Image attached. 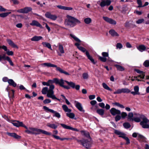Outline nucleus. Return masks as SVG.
<instances>
[{
	"mask_svg": "<svg viewBox=\"0 0 149 149\" xmlns=\"http://www.w3.org/2000/svg\"><path fill=\"white\" fill-rule=\"evenodd\" d=\"M127 116V114L126 112H122L121 113V117L124 119Z\"/></svg>",
	"mask_w": 149,
	"mask_h": 149,
	"instance_id": "nucleus-51",
	"label": "nucleus"
},
{
	"mask_svg": "<svg viewBox=\"0 0 149 149\" xmlns=\"http://www.w3.org/2000/svg\"><path fill=\"white\" fill-rule=\"evenodd\" d=\"M42 39V37L41 36H35L31 39L32 41H38Z\"/></svg>",
	"mask_w": 149,
	"mask_h": 149,
	"instance_id": "nucleus-30",
	"label": "nucleus"
},
{
	"mask_svg": "<svg viewBox=\"0 0 149 149\" xmlns=\"http://www.w3.org/2000/svg\"><path fill=\"white\" fill-rule=\"evenodd\" d=\"M70 36L72 38H73L77 42L79 43H80L81 42V40L78 38H77V37H76L74 35H72V34H70Z\"/></svg>",
	"mask_w": 149,
	"mask_h": 149,
	"instance_id": "nucleus-43",
	"label": "nucleus"
},
{
	"mask_svg": "<svg viewBox=\"0 0 149 149\" xmlns=\"http://www.w3.org/2000/svg\"><path fill=\"white\" fill-rule=\"evenodd\" d=\"M42 24L43 25H45V27L47 29L48 31V32H49L50 31V28L48 26V25L47 24L44 22H42Z\"/></svg>",
	"mask_w": 149,
	"mask_h": 149,
	"instance_id": "nucleus-56",
	"label": "nucleus"
},
{
	"mask_svg": "<svg viewBox=\"0 0 149 149\" xmlns=\"http://www.w3.org/2000/svg\"><path fill=\"white\" fill-rule=\"evenodd\" d=\"M66 115L68 117L71 119L74 118L75 116L74 113H71V112L69 113H66Z\"/></svg>",
	"mask_w": 149,
	"mask_h": 149,
	"instance_id": "nucleus-38",
	"label": "nucleus"
},
{
	"mask_svg": "<svg viewBox=\"0 0 149 149\" xmlns=\"http://www.w3.org/2000/svg\"><path fill=\"white\" fill-rule=\"evenodd\" d=\"M51 102V100L49 99H46L44 100L43 103L45 104H48Z\"/></svg>",
	"mask_w": 149,
	"mask_h": 149,
	"instance_id": "nucleus-59",
	"label": "nucleus"
},
{
	"mask_svg": "<svg viewBox=\"0 0 149 149\" xmlns=\"http://www.w3.org/2000/svg\"><path fill=\"white\" fill-rule=\"evenodd\" d=\"M65 80H64L62 79H60V82L59 85L65 88L66 89H69L70 88L67 86H65L64 85V83Z\"/></svg>",
	"mask_w": 149,
	"mask_h": 149,
	"instance_id": "nucleus-27",
	"label": "nucleus"
},
{
	"mask_svg": "<svg viewBox=\"0 0 149 149\" xmlns=\"http://www.w3.org/2000/svg\"><path fill=\"white\" fill-rule=\"evenodd\" d=\"M138 137L141 139L143 141H146V138L143 136L141 135H138Z\"/></svg>",
	"mask_w": 149,
	"mask_h": 149,
	"instance_id": "nucleus-58",
	"label": "nucleus"
},
{
	"mask_svg": "<svg viewBox=\"0 0 149 149\" xmlns=\"http://www.w3.org/2000/svg\"><path fill=\"white\" fill-rule=\"evenodd\" d=\"M74 104L76 107L80 111L84 112V110L83 109V107L81 103L77 101H75Z\"/></svg>",
	"mask_w": 149,
	"mask_h": 149,
	"instance_id": "nucleus-14",
	"label": "nucleus"
},
{
	"mask_svg": "<svg viewBox=\"0 0 149 149\" xmlns=\"http://www.w3.org/2000/svg\"><path fill=\"white\" fill-rule=\"evenodd\" d=\"M43 108L46 112H50L54 113V115L53 116H55L58 118L61 117V115L60 113L54 111L53 110L50 109L45 106H43Z\"/></svg>",
	"mask_w": 149,
	"mask_h": 149,
	"instance_id": "nucleus-7",
	"label": "nucleus"
},
{
	"mask_svg": "<svg viewBox=\"0 0 149 149\" xmlns=\"http://www.w3.org/2000/svg\"><path fill=\"white\" fill-rule=\"evenodd\" d=\"M32 8L30 7H26L23 8L18 10L17 11L20 13L26 14L31 11L32 10Z\"/></svg>",
	"mask_w": 149,
	"mask_h": 149,
	"instance_id": "nucleus-10",
	"label": "nucleus"
},
{
	"mask_svg": "<svg viewBox=\"0 0 149 149\" xmlns=\"http://www.w3.org/2000/svg\"><path fill=\"white\" fill-rule=\"evenodd\" d=\"M60 125L64 128L73 131L78 132V130L76 128L72 127L70 126L67 125L63 123H61Z\"/></svg>",
	"mask_w": 149,
	"mask_h": 149,
	"instance_id": "nucleus-19",
	"label": "nucleus"
},
{
	"mask_svg": "<svg viewBox=\"0 0 149 149\" xmlns=\"http://www.w3.org/2000/svg\"><path fill=\"white\" fill-rule=\"evenodd\" d=\"M50 95L48 94L47 95V97H48L52 98L53 100L56 99L58 100L59 101H60V100L57 98L54 94V91H50Z\"/></svg>",
	"mask_w": 149,
	"mask_h": 149,
	"instance_id": "nucleus-22",
	"label": "nucleus"
},
{
	"mask_svg": "<svg viewBox=\"0 0 149 149\" xmlns=\"http://www.w3.org/2000/svg\"><path fill=\"white\" fill-rule=\"evenodd\" d=\"M115 66L117 70H118L122 71L124 70V68L120 65H116Z\"/></svg>",
	"mask_w": 149,
	"mask_h": 149,
	"instance_id": "nucleus-37",
	"label": "nucleus"
},
{
	"mask_svg": "<svg viewBox=\"0 0 149 149\" xmlns=\"http://www.w3.org/2000/svg\"><path fill=\"white\" fill-rule=\"evenodd\" d=\"M68 19L65 21V24L70 27L75 26L77 24H79L81 22L78 19L72 16L68 15L67 16Z\"/></svg>",
	"mask_w": 149,
	"mask_h": 149,
	"instance_id": "nucleus-2",
	"label": "nucleus"
},
{
	"mask_svg": "<svg viewBox=\"0 0 149 149\" xmlns=\"http://www.w3.org/2000/svg\"><path fill=\"white\" fill-rule=\"evenodd\" d=\"M80 50L82 52H86V54L88 58L94 64H95L96 63L95 62L94 59L90 55L88 52L86 50V49L84 48L81 46L78 49Z\"/></svg>",
	"mask_w": 149,
	"mask_h": 149,
	"instance_id": "nucleus-6",
	"label": "nucleus"
},
{
	"mask_svg": "<svg viewBox=\"0 0 149 149\" xmlns=\"http://www.w3.org/2000/svg\"><path fill=\"white\" fill-rule=\"evenodd\" d=\"M131 121L140 123V125L143 128H149V120L144 115L131 113Z\"/></svg>",
	"mask_w": 149,
	"mask_h": 149,
	"instance_id": "nucleus-1",
	"label": "nucleus"
},
{
	"mask_svg": "<svg viewBox=\"0 0 149 149\" xmlns=\"http://www.w3.org/2000/svg\"><path fill=\"white\" fill-rule=\"evenodd\" d=\"M11 12L4 13L0 14V17H5L8 16Z\"/></svg>",
	"mask_w": 149,
	"mask_h": 149,
	"instance_id": "nucleus-42",
	"label": "nucleus"
},
{
	"mask_svg": "<svg viewBox=\"0 0 149 149\" xmlns=\"http://www.w3.org/2000/svg\"><path fill=\"white\" fill-rule=\"evenodd\" d=\"M123 126L126 129H128L130 127V125L128 123L125 122L123 124Z\"/></svg>",
	"mask_w": 149,
	"mask_h": 149,
	"instance_id": "nucleus-44",
	"label": "nucleus"
},
{
	"mask_svg": "<svg viewBox=\"0 0 149 149\" xmlns=\"http://www.w3.org/2000/svg\"><path fill=\"white\" fill-rule=\"evenodd\" d=\"M54 85L52 84H51L50 86L49 89H48L47 87H44L42 89V93L44 95L47 94V97L48 94L50 95H51L50 91L52 90L53 91V89H54Z\"/></svg>",
	"mask_w": 149,
	"mask_h": 149,
	"instance_id": "nucleus-5",
	"label": "nucleus"
},
{
	"mask_svg": "<svg viewBox=\"0 0 149 149\" xmlns=\"http://www.w3.org/2000/svg\"><path fill=\"white\" fill-rule=\"evenodd\" d=\"M122 93H128L130 92V91L128 88H122Z\"/></svg>",
	"mask_w": 149,
	"mask_h": 149,
	"instance_id": "nucleus-46",
	"label": "nucleus"
},
{
	"mask_svg": "<svg viewBox=\"0 0 149 149\" xmlns=\"http://www.w3.org/2000/svg\"><path fill=\"white\" fill-rule=\"evenodd\" d=\"M138 49L140 51L142 52L146 49V47L144 45H141L139 46Z\"/></svg>",
	"mask_w": 149,
	"mask_h": 149,
	"instance_id": "nucleus-39",
	"label": "nucleus"
},
{
	"mask_svg": "<svg viewBox=\"0 0 149 149\" xmlns=\"http://www.w3.org/2000/svg\"><path fill=\"white\" fill-rule=\"evenodd\" d=\"M36 128L33 127H29V129L31 130V132L33 133L32 134H35V130Z\"/></svg>",
	"mask_w": 149,
	"mask_h": 149,
	"instance_id": "nucleus-60",
	"label": "nucleus"
},
{
	"mask_svg": "<svg viewBox=\"0 0 149 149\" xmlns=\"http://www.w3.org/2000/svg\"><path fill=\"white\" fill-rule=\"evenodd\" d=\"M6 54L9 56H12L13 54V52L12 51H10L9 50H8L6 52Z\"/></svg>",
	"mask_w": 149,
	"mask_h": 149,
	"instance_id": "nucleus-53",
	"label": "nucleus"
},
{
	"mask_svg": "<svg viewBox=\"0 0 149 149\" xmlns=\"http://www.w3.org/2000/svg\"><path fill=\"white\" fill-rule=\"evenodd\" d=\"M103 18L105 21L111 24L115 25L116 24V22L111 18L107 17H103Z\"/></svg>",
	"mask_w": 149,
	"mask_h": 149,
	"instance_id": "nucleus-15",
	"label": "nucleus"
},
{
	"mask_svg": "<svg viewBox=\"0 0 149 149\" xmlns=\"http://www.w3.org/2000/svg\"><path fill=\"white\" fill-rule=\"evenodd\" d=\"M137 3L139 5L138 7H142V2L141 0H137Z\"/></svg>",
	"mask_w": 149,
	"mask_h": 149,
	"instance_id": "nucleus-54",
	"label": "nucleus"
},
{
	"mask_svg": "<svg viewBox=\"0 0 149 149\" xmlns=\"http://www.w3.org/2000/svg\"><path fill=\"white\" fill-rule=\"evenodd\" d=\"M114 133L118 135L119 137H121L124 139L126 141V144H128L130 143V139L127 137L126 136V134L123 132L114 129Z\"/></svg>",
	"mask_w": 149,
	"mask_h": 149,
	"instance_id": "nucleus-4",
	"label": "nucleus"
},
{
	"mask_svg": "<svg viewBox=\"0 0 149 149\" xmlns=\"http://www.w3.org/2000/svg\"><path fill=\"white\" fill-rule=\"evenodd\" d=\"M116 46L117 48L120 49L122 47L123 45L120 43H117Z\"/></svg>",
	"mask_w": 149,
	"mask_h": 149,
	"instance_id": "nucleus-63",
	"label": "nucleus"
},
{
	"mask_svg": "<svg viewBox=\"0 0 149 149\" xmlns=\"http://www.w3.org/2000/svg\"><path fill=\"white\" fill-rule=\"evenodd\" d=\"M102 86L104 89L110 91H112V89L110 88L105 83H102Z\"/></svg>",
	"mask_w": 149,
	"mask_h": 149,
	"instance_id": "nucleus-36",
	"label": "nucleus"
},
{
	"mask_svg": "<svg viewBox=\"0 0 149 149\" xmlns=\"http://www.w3.org/2000/svg\"><path fill=\"white\" fill-rule=\"evenodd\" d=\"M96 112L99 115L102 116L104 114V111L103 109H99L97 110Z\"/></svg>",
	"mask_w": 149,
	"mask_h": 149,
	"instance_id": "nucleus-35",
	"label": "nucleus"
},
{
	"mask_svg": "<svg viewBox=\"0 0 149 149\" xmlns=\"http://www.w3.org/2000/svg\"><path fill=\"white\" fill-rule=\"evenodd\" d=\"M82 145L86 148H88L91 146L90 141L87 140H84Z\"/></svg>",
	"mask_w": 149,
	"mask_h": 149,
	"instance_id": "nucleus-20",
	"label": "nucleus"
},
{
	"mask_svg": "<svg viewBox=\"0 0 149 149\" xmlns=\"http://www.w3.org/2000/svg\"><path fill=\"white\" fill-rule=\"evenodd\" d=\"M98 1L97 3H99L100 2V5L101 7H103L105 6H108L110 5L111 3V0H101Z\"/></svg>",
	"mask_w": 149,
	"mask_h": 149,
	"instance_id": "nucleus-8",
	"label": "nucleus"
},
{
	"mask_svg": "<svg viewBox=\"0 0 149 149\" xmlns=\"http://www.w3.org/2000/svg\"><path fill=\"white\" fill-rule=\"evenodd\" d=\"M8 83L10 85L14 87H15L17 85L16 84L12 79H9L8 81Z\"/></svg>",
	"mask_w": 149,
	"mask_h": 149,
	"instance_id": "nucleus-33",
	"label": "nucleus"
},
{
	"mask_svg": "<svg viewBox=\"0 0 149 149\" xmlns=\"http://www.w3.org/2000/svg\"><path fill=\"white\" fill-rule=\"evenodd\" d=\"M6 56L5 54H3V55H0V61L2 60H6Z\"/></svg>",
	"mask_w": 149,
	"mask_h": 149,
	"instance_id": "nucleus-49",
	"label": "nucleus"
},
{
	"mask_svg": "<svg viewBox=\"0 0 149 149\" xmlns=\"http://www.w3.org/2000/svg\"><path fill=\"white\" fill-rule=\"evenodd\" d=\"M19 89L21 90H24L26 91L27 92H29V90L26 89L23 85H21L19 86Z\"/></svg>",
	"mask_w": 149,
	"mask_h": 149,
	"instance_id": "nucleus-55",
	"label": "nucleus"
},
{
	"mask_svg": "<svg viewBox=\"0 0 149 149\" xmlns=\"http://www.w3.org/2000/svg\"><path fill=\"white\" fill-rule=\"evenodd\" d=\"M45 16L46 17L53 20H56L57 18V16L56 15L51 14L49 12L46 13L45 14Z\"/></svg>",
	"mask_w": 149,
	"mask_h": 149,
	"instance_id": "nucleus-16",
	"label": "nucleus"
},
{
	"mask_svg": "<svg viewBox=\"0 0 149 149\" xmlns=\"http://www.w3.org/2000/svg\"><path fill=\"white\" fill-rule=\"evenodd\" d=\"M57 7L58 8L62 9L64 10H72L73 8L72 7H68L61 5L57 6Z\"/></svg>",
	"mask_w": 149,
	"mask_h": 149,
	"instance_id": "nucleus-23",
	"label": "nucleus"
},
{
	"mask_svg": "<svg viewBox=\"0 0 149 149\" xmlns=\"http://www.w3.org/2000/svg\"><path fill=\"white\" fill-rule=\"evenodd\" d=\"M30 25L32 26H36L37 27H39L40 29H43V27L37 21L33 20L32 21L31 23H30Z\"/></svg>",
	"mask_w": 149,
	"mask_h": 149,
	"instance_id": "nucleus-18",
	"label": "nucleus"
},
{
	"mask_svg": "<svg viewBox=\"0 0 149 149\" xmlns=\"http://www.w3.org/2000/svg\"><path fill=\"white\" fill-rule=\"evenodd\" d=\"M143 65L146 67L149 66V61L148 60H146L143 63Z\"/></svg>",
	"mask_w": 149,
	"mask_h": 149,
	"instance_id": "nucleus-50",
	"label": "nucleus"
},
{
	"mask_svg": "<svg viewBox=\"0 0 149 149\" xmlns=\"http://www.w3.org/2000/svg\"><path fill=\"white\" fill-rule=\"evenodd\" d=\"M84 22L86 24H89L90 23L92 20L89 17L86 18L84 19Z\"/></svg>",
	"mask_w": 149,
	"mask_h": 149,
	"instance_id": "nucleus-40",
	"label": "nucleus"
},
{
	"mask_svg": "<svg viewBox=\"0 0 149 149\" xmlns=\"http://www.w3.org/2000/svg\"><path fill=\"white\" fill-rule=\"evenodd\" d=\"M35 135L40 134H41L48 135H51V133L49 132L44 130L36 128L35 130Z\"/></svg>",
	"mask_w": 149,
	"mask_h": 149,
	"instance_id": "nucleus-9",
	"label": "nucleus"
},
{
	"mask_svg": "<svg viewBox=\"0 0 149 149\" xmlns=\"http://www.w3.org/2000/svg\"><path fill=\"white\" fill-rule=\"evenodd\" d=\"M81 132L82 133L83 135L87 138H91L88 132L85 131H82Z\"/></svg>",
	"mask_w": 149,
	"mask_h": 149,
	"instance_id": "nucleus-41",
	"label": "nucleus"
},
{
	"mask_svg": "<svg viewBox=\"0 0 149 149\" xmlns=\"http://www.w3.org/2000/svg\"><path fill=\"white\" fill-rule=\"evenodd\" d=\"M47 126L54 129H56L58 126L56 124H52L50 123H48L47 125Z\"/></svg>",
	"mask_w": 149,
	"mask_h": 149,
	"instance_id": "nucleus-28",
	"label": "nucleus"
},
{
	"mask_svg": "<svg viewBox=\"0 0 149 149\" xmlns=\"http://www.w3.org/2000/svg\"><path fill=\"white\" fill-rule=\"evenodd\" d=\"M42 65L47 66L49 67H55L56 68V70L58 71L61 73H63L66 75H70V74L68 72L64 71L59 67H58L57 66L50 63H45L41 64Z\"/></svg>",
	"mask_w": 149,
	"mask_h": 149,
	"instance_id": "nucleus-3",
	"label": "nucleus"
},
{
	"mask_svg": "<svg viewBox=\"0 0 149 149\" xmlns=\"http://www.w3.org/2000/svg\"><path fill=\"white\" fill-rule=\"evenodd\" d=\"M48 83L49 84H52L54 83H55L56 84H59L60 82V79L55 78L53 80H49L48 81Z\"/></svg>",
	"mask_w": 149,
	"mask_h": 149,
	"instance_id": "nucleus-21",
	"label": "nucleus"
},
{
	"mask_svg": "<svg viewBox=\"0 0 149 149\" xmlns=\"http://www.w3.org/2000/svg\"><path fill=\"white\" fill-rule=\"evenodd\" d=\"M7 41L8 44L13 47L18 48L17 46L10 40L7 39Z\"/></svg>",
	"mask_w": 149,
	"mask_h": 149,
	"instance_id": "nucleus-29",
	"label": "nucleus"
},
{
	"mask_svg": "<svg viewBox=\"0 0 149 149\" xmlns=\"http://www.w3.org/2000/svg\"><path fill=\"white\" fill-rule=\"evenodd\" d=\"M113 104L117 106H118L120 108H124L125 107L123 105L120 104L118 102H115L113 103Z\"/></svg>",
	"mask_w": 149,
	"mask_h": 149,
	"instance_id": "nucleus-48",
	"label": "nucleus"
},
{
	"mask_svg": "<svg viewBox=\"0 0 149 149\" xmlns=\"http://www.w3.org/2000/svg\"><path fill=\"white\" fill-rule=\"evenodd\" d=\"M134 13H136L137 15H140L142 14V11H139L137 10H135L134 11Z\"/></svg>",
	"mask_w": 149,
	"mask_h": 149,
	"instance_id": "nucleus-62",
	"label": "nucleus"
},
{
	"mask_svg": "<svg viewBox=\"0 0 149 149\" xmlns=\"http://www.w3.org/2000/svg\"><path fill=\"white\" fill-rule=\"evenodd\" d=\"M58 49L56 51L58 55L61 56V54H64L65 52L64 48L63 45L60 43L58 44Z\"/></svg>",
	"mask_w": 149,
	"mask_h": 149,
	"instance_id": "nucleus-13",
	"label": "nucleus"
},
{
	"mask_svg": "<svg viewBox=\"0 0 149 149\" xmlns=\"http://www.w3.org/2000/svg\"><path fill=\"white\" fill-rule=\"evenodd\" d=\"M102 57L98 56L99 59L102 62H106L107 61V57H109L108 53L105 52H102Z\"/></svg>",
	"mask_w": 149,
	"mask_h": 149,
	"instance_id": "nucleus-11",
	"label": "nucleus"
},
{
	"mask_svg": "<svg viewBox=\"0 0 149 149\" xmlns=\"http://www.w3.org/2000/svg\"><path fill=\"white\" fill-rule=\"evenodd\" d=\"M109 33L113 36H119L118 33L113 29L110 30Z\"/></svg>",
	"mask_w": 149,
	"mask_h": 149,
	"instance_id": "nucleus-32",
	"label": "nucleus"
},
{
	"mask_svg": "<svg viewBox=\"0 0 149 149\" xmlns=\"http://www.w3.org/2000/svg\"><path fill=\"white\" fill-rule=\"evenodd\" d=\"M83 78L84 79H87L88 78V75L87 73H84L82 75Z\"/></svg>",
	"mask_w": 149,
	"mask_h": 149,
	"instance_id": "nucleus-47",
	"label": "nucleus"
},
{
	"mask_svg": "<svg viewBox=\"0 0 149 149\" xmlns=\"http://www.w3.org/2000/svg\"><path fill=\"white\" fill-rule=\"evenodd\" d=\"M62 107L65 112L70 113L72 111L71 110L69 109L67 106L66 105H63L62 106Z\"/></svg>",
	"mask_w": 149,
	"mask_h": 149,
	"instance_id": "nucleus-31",
	"label": "nucleus"
},
{
	"mask_svg": "<svg viewBox=\"0 0 149 149\" xmlns=\"http://www.w3.org/2000/svg\"><path fill=\"white\" fill-rule=\"evenodd\" d=\"M144 21L143 19H138L136 21V23L138 24H140L142 23Z\"/></svg>",
	"mask_w": 149,
	"mask_h": 149,
	"instance_id": "nucleus-57",
	"label": "nucleus"
},
{
	"mask_svg": "<svg viewBox=\"0 0 149 149\" xmlns=\"http://www.w3.org/2000/svg\"><path fill=\"white\" fill-rule=\"evenodd\" d=\"M42 44L44 46L46 47L49 49H50L51 50H52L51 45L49 43L46 42H43L42 43Z\"/></svg>",
	"mask_w": 149,
	"mask_h": 149,
	"instance_id": "nucleus-34",
	"label": "nucleus"
},
{
	"mask_svg": "<svg viewBox=\"0 0 149 149\" xmlns=\"http://www.w3.org/2000/svg\"><path fill=\"white\" fill-rule=\"evenodd\" d=\"M11 123L13 125L16 127H21V125L22 124V122H20L17 120L13 121Z\"/></svg>",
	"mask_w": 149,
	"mask_h": 149,
	"instance_id": "nucleus-26",
	"label": "nucleus"
},
{
	"mask_svg": "<svg viewBox=\"0 0 149 149\" xmlns=\"http://www.w3.org/2000/svg\"><path fill=\"white\" fill-rule=\"evenodd\" d=\"M134 91L131 92V93L134 95L140 94V93L139 92V87L138 86H135L134 88Z\"/></svg>",
	"mask_w": 149,
	"mask_h": 149,
	"instance_id": "nucleus-25",
	"label": "nucleus"
},
{
	"mask_svg": "<svg viewBox=\"0 0 149 149\" xmlns=\"http://www.w3.org/2000/svg\"><path fill=\"white\" fill-rule=\"evenodd\" d=\"M8 135V136L13 137L14 138L17 139H19L21 137L20 136H19L17 134L15 133H10L8 132H7L6 133Z\"/></svg>",
	"mask_w": 149,
	"mask_h": 149,
	"instance_id": "nucleus-24",
	"label": "nucleus"
},
{
	"mask_svg": "<svg viewBox=\"0 0 149 149\" xmlns=\"http://www.w3.org/2000/svg\"><path fill=\"white\" fill-rule=\"evenodd\" d=\"M111 114L113 116H115L117 114H120L121 112L119 110L115 108H112L110 110Z\"/></svg>",
	"mask_w": 149,
	"mask_h": 149,
	"instance_id": "nucleus-17",
	"label": "nucleus"
},
{
	"mask_svg": "<svg viewBox=\"0 0 149 149\" xmlns=\"http://www.w3.org/2000/svg\"><path fill=\"white\" fill-rule=\"evenodd\" d=\"M99 106L102 108H105V104L103 102L100 103L99 104Z\"/></svg>",
	"mask_w": 149,
	"mask_h": 149,
	"instance_id": "nucleus-64",
	"label": "nucleus"
},
{
	"mask_svg": "<svg viewBox=\"0 0 149 149\" xmlns=\"http://www.w3.org/2000/svg\"><path fill=\"white\" fill-rule=\"evenodd\" d=\"M6 60L7 61L9 62L11 65L12 66H13L14 65L13 63L9 57L7 56Z\"/></svg>",
	"mask_w": 149,
	"mask_h": 149,
	"instance_id": "nucleus-45",
	"label": "nucleus"
},
{
	"mask_svg": "<svg viewBox=\"0 0 149 149\" xmlns=\"http://www.w3.org/2000/svg\"><path fill=\"white\" fill-rule=\"evenodd\" d=\"M121 117L119 115L116 116L115 118V120L117 122L120 119Z\"/></svg>",
	"mask_w": 149,
	"mask_h": 149,
	"instance_id": "nucleus-61",
	"label": "nucleus"
},
{
	"mask_svg": "<svg viewBox=\"0 0 149 149\" xmlns=\"http://www.w3.org/2000/svg\"><path fill=\"white\" fill-rule=\"evenodd\" d=\"M122 93V89H118L116 91L113 93V94H120Z\"/></svg>",
	"mask_w": 149,
	"mask_h": 149,
	"instance_id": "nucleus-52",
	"label": "nucleus"
},
{
	"mask_svg": "<svg viewBox=\"0 0 149 149\" xmlns=\"http://www.w3.org/2000/svg\"><path fill=\"white\" fill-rule=\"evenodd\" d=\"M65 82H66L69 86L73 88H75L77 90H78L80 89V86L79 85L75 86V84L72 81L69 82L65 80Z\"/></svg>",
	"mask_w": 149,
	"mask_h": 149,
	"instance_id": "nucleus-12",
	"label": "nucleus"
}]
</instances>
